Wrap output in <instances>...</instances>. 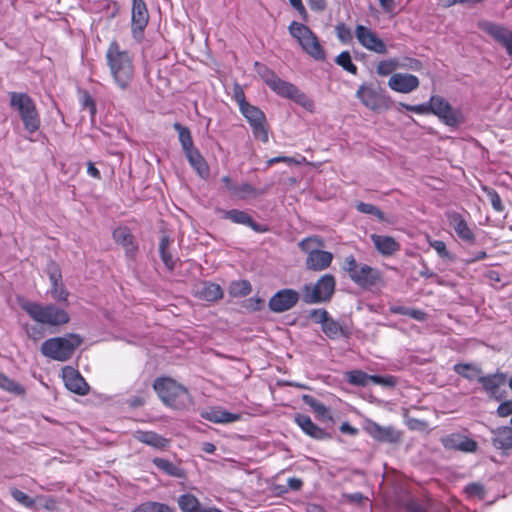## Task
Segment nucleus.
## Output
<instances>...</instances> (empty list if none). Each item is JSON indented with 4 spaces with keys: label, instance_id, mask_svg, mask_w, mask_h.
Segmentation results:
<instances>
[{
    "label": "nucleus",
    "instance_id": "f257e3e1",
    "mask_svg": "<svg viewBox=\"0 0 512 512\" xmlns=\"http://www.w3.org/2000/svg\"><path fill=\"white\" fill-rule=\"evenodd\" d=\"M105 59L115 85L122 91L127 90L135 74L133 54L122 49L118 41L113 40L106 50Z\"/></svg>",
    "mask_w": 512,
    "mask_h": 512
},
{
    "label": "nucleus",
    "instance_id": "f03ea898",
    "mask_svg": "<svg viewBox=\"0 0 512 512\" xmlns=\"http://www.w3.org/2000/svg\"><path fill=\"white\" fill-rule=\"evenodd\" d=\"M153 388L161 401L170 408L187 410L193 404V398L188 389L171 378H157Z\"/></svg>",
    "mask_w": 512,
    "mask_h": 512
},
{
    "label": "nucleus",
    "instance_id": "7ed1b4c3",
    "mask_svg": "<svg viewBox=\"0 0 512 512\" xmlns=\"http://www.w3.org/2000/svg\"><path fill=\"white\" fill-rule=\"evenodd\" d=\"M19 305L31 319L40 324L61 326L70 321L66 307L59 304L58 306L52 303L42 305L35 301L22 299L19 300Z\"/></svg>",
    "mask_w": 512,
    "mask_h": 512
},
{
    "label": "nucleus",
    "instance_id": "20e7f679",
    "mask_svg": "<svg viewBox=\"0 0 512 512\" xmlns=\"http://www.w3.org/2000/svg\"><path fill=\"white\" fill-rule=\"evenodd\" d=\"M9 106L17 111L25 131L30 134L37 132L41 126V118L35 101L26 92H9Z\"/></svg>",
    "mask_w": 512,
    "mask_h": 512
},
{
    "label": "nucleus",
    "instance_id": "39448f33",
    "mask_svg": "<svg viewBox=\"0 0 512 512\" xmlns=\"http://www.w3.org/2000/svg\"><path fill=\"white\" fill-rule=\"evenodd\" d=\"M82 341L83 338L79 334L68 333L61 337L45 340L40 350L42 355L49 359L65 362L73 356Z\"/></svg>",
    "mask_w": 512,
    "mask_h": 512
},
{
    "label": "nucleus",
    "instance_id": "423d86ee",
    "mask_svg": "<svg viewBox=\"0 0 512 512\" xmlns=\"http://www.w3.org/2000/svg\"><path fill=\"white\" fill-rule=\"evenodd\" d=\"M344 270L358 287L370 290L382 282V273L378 268L359 264L353 255L345 258Z\"/></svg>",
    "mask_w": 512,
    "mask_h": 512
},
{
    "label": "nucleus",
    "instance_id": "0eeeda50",
    "mask_svg": "<svg viewBox=\"0 0 512 512\" xmlns=\"http://www.w3.org/2000/svg\"><path fill=\"white\" fill-rule=\"evenodd\" d=\"M290 35L295 38L302 50L317 61L325 59V51L316 34L305 24L292 21L288 26Z\"/></svg>",
    "mask_w": 512,
    "mask_h": 512
},
{
    "label": "nucleus",
    "instance_id": "6e6552de",
    "mask_svg": "<svg viewBox=\"0 0 512 512\" xmlns=\"http://www.w3.org/2000/svg\"><path fill=\"white\" fill-rule=\"evenodd\" d=\"M336 281L332 274L322 275L317 282L311 286H303L302 301L305 304H318L330 301L335 291Z\"/></svg>",
    "mask_w": 512,
    "mask_h": 512
},
{
    "label": "nucleus",
    "instance_id": "1a4fd4ad",
    "mask_svg": "<svg viewBox=\"0 0 512 512\" xmlns=\"http://www.w3.org/2000/svg\"><path fill=\"white\" fill-rule=\"evenodd\" d=\"M356 97L369 110L378 111L381 109H389L393 102L391 97L382 89H375L366 83L361 84L357 91Z\"/></svg>",
    "mask_w": 512,
    "mask_h": 512
},
{
    "label": "nucleus",
    "instance_id": "9d476101",
    "mask_svg": "<svg viewBox=\"0 0 512 512\" xmlns=\"http://www.w3.org/2000/svg\"><path fill=\"white\" fill-rule=\"evenodd\" d=\"M249 123L253 137L262 143L269 141L268 124L264 112L257 106L248 104L240 110Z\"/></svg>",
    "mask_w": 512,
    "mask_h": 512
},
{
    "label": "nucleus",
    "instance_id": "9b49d317",
    "mask_svg": "<svg viewBox=\"0 0 512 512\" xmlns=\"http://www.w3.org/2000/svg\"><path fill=\"white\" fill-rule=\"evenodd\" d=\"M48 276L50 281V287L46 294L57 304L68 307L69 291L63 283L61 269L55 262H51L48 265Z\"/></svg>",
    "mask_w": 512,
    "mask_h": 512
},
{
    "label": "nucleus",
    "instance_id": "f8f14e48",
    "mask_svg": "<svg viewBox=\"0 0 512 512\" xmlns=\"http://www.w3.org/2000/svg\"><path fill=\"white\" fill-rule=\"evenodd\" d=\"M432 102L431 114L437 116L445 125L457 127L463 121L461 111L458 108H453L444 97L432 95Z\"/></svg>",
    "mask_w": 512,
    "mask_h": 512
},
{
    "label": "nucleus",
    "instance_id": "ddd939ff",
    "mask_svg": "<svg viewBox=\"0 0 512 512\" xmlns=\"http://www.w3.org/2000/svg\"><path fill=\"white\" fill-rule=\"evenodd\" d=\"M478 382L481 384L483 391L490 399L502 401L506 398V390L501 389V387L505 386L507 383L506 373L497 371L492 374L481 375L478 377Z\"/></svg>",
    "mask_w": 512,
    "mask_h": 512
},
{
    "label": "nucleus",
    "instance_id": "4468645a",
    "mask_svg": "<svg viewBox=\"0 0 512 512\" xmlns=\"http://www.w3.org/2000/svg\"><path fill=\"white\" fill-rule=\"evenodd\" d=\"M354 34L358 43L366 50L380 55L387 53L386 43L370 27L358 24Z\"/></svg>",
    "mask_w": 512,
    "mask_h": 512
},
{
    "label": "nucleus",
    "instance_id": "2eb2a0df",
    "mask_svg": "<svg viewBox=\"0 0 512 512\" xmlns=\"http://www.w3.org/2000/svg\"><path fill=\"white\" fill-rule=\"evenodd\" d=\"M300 294L292 288H283L274 293L268 301L273 313H283L292 309L299 301Z\"/></svg>",
    "mask_w": 512,
    "mask_h": 512
},
{
    "label": "nucleus",
    "instance_id": "dca6fc26",
    "mask_svg": "<svg viewBox=\"0 0 512 512\" xmlns=\"http://www.w3.org/2000/svg\"><path fill=\"white\" fill-rule=\"evenodd\" d=\"M149 21V14L144 0H132L131 32L136 40H141Z\"/></svg>",
    "mask_w": 512,
    "mask_h": 512
},
{
    "label": "nucleus",
    "instance_id": "f3484780",
    "mask_svg": "<svg viewBox=\"0 0 512 512\" xmlns=\"http://www.w3.org/2000/svg\"><path fill=\"white\" fill-rule=\"evenodd\" d=\"M479 28L499 42L506 49L507 54L512 56V31L491 21L480 22Z\"/></svg>",
    "mask_w": 512,
    "mask_h": 512
},
{
    "label": "nucleus",
    "instance_id": "a211bd4d",
    "mask_svg": "<svg viewBox=\"0 0 512 512\" xmlns=\"http://www.w3.org/2000/svg\"><path fill=\"white\" fill-rule=\"evenodd\" d=\"M446 217L449 225L453 227L457 237L461 241L469 245L475 243L476 235L462 214L456 211H450L446 213Z\"/></svg>",
    "mask_w": 512,
    "mask_h": 512
},
{
    "label": "nucleus",
    "instance_id": "6ab92c4d",
    "mask_svg": "<svg viewBox=\"0 0 512 512\" xmlns=\"http://www.w3.org/2000/svg\"><path fill=\"white\" fill-rule=\"evenodd\" d=\"M114 242L121 245L124 249L125 256L133 260L138 252L139 246L134 235L127 226H118L112 231Z\"/></svg>",
    "mask_w": 512,
    "mask_h": 512
},
{
    "label": "nucleus",
    "instance_id": "aec40b11",
    "mask_svg": "<svg viewBox=\"0 0 512 512\" xmlns=\"http://www.w3.org/2000/svg\"><path fill=\"white\" fill-rule=\"evenodd\" d=\"M364 428L378 442L393 444L399 442L401 438L400 432L393 426L383 427L373 420H368Z\"/></svg>",
    "mask_w": 512,
    "mask_h": 512
},
{
    "label": "nucleus",
    "instance_id": "412c9836",
    "mask_svg": "<svg viewBox=\"0 0 512 512\" xmlns=\"http://www.w3.org/2000/svg\"><path fill=\"white\" fill-rule=\"evenodd\" d=\"M62 374L65 387L69 391L80 396H84L89 392V385L78 370L67 366L63 368Z\"/></svg>",
    "mask_w": 512,
    "mask_h": 512
},
{
    "label": "nucleus",
    "instance_id": "4be33fe9",
    "mask_svg": "<svg viewBox=\"0 0 512 512\" xmlns=\"http://www.w3.org/2000/svg\"><path fill=\"white\" fill-rule=\"evenodd\" d=\"M222 218L228 219L235 224L245 225L257 233L268 231L266 225L257 223L247 212L239 209L222 210Z\"/></svg>",
    "mask_w": 512,
    "mask_h": 512
},
{
    "label": "nucleus",
    "instance_id": "5701e85b",
    "mask_svg": "<svg viewBox=\"0 0 512 512\" xmlns=\"http://www.w3.org/2000/svg\"><path fill=\"white\" fill-rule=\"evenodd\" d=\"M417 76L408 73H395L388 80V86L399 93H410L419 87Z\"/></svg>",
    "mask_w": 512,
    "mask_h": 512
},
{
    "label": "nucleus",
    "instance_id": "b1692460",
    "mask_svg": "<svg viewBox=\"0 0 512 512\" xmlns=\"http://www.w3.org/2000/svg\"><path fill=\"white\" fill-rule=\"evenodd\" d=\"M491 444L503 455H508L512 450V425L499 426L491 429Z\"/></svg>",
    "mask_w": 512,
    "mask_h": 512
},
{
    "label": "nucleus",
    "instance_id": "393cba45",
    "mask_svg": "<svg viewBox=\"0 0 512 512\" xmlns=\"http://www.w3.org/2000/svg\"><path fill=\"white\" fill-rule=\"evenodd\" d=\"M200 416L203 419L216 424L233 423L241 419V414L229 412L220 406H214L203 410L201 411Z\"/></svg>",
    "mask_w": 512,
    "mask_h": 512
},
{
    "label": "nucleus",
    "instance_id": "a878e982",
    "mask_svg": "<svg viewBox=\"0 0 512 512\" xmlns=\"http://www.w3.org/2000/svg\"><path fill=\"white\" fill-rule=\"evenodd\" d=\"M333 260V254L321 249H313L308 252L305 266L308 270L322 271L328 268Z\"/></svg>",
    "mask_w": 512,
    "mask_h": 512
},
{
    "label": "nucleus",
    "instance_id": "bb28decb",
    "mask_svg": "<svg viewBox=\"0 0 512 512\" xmlns=\"http://www.w3.org/2000/svg\"><path fill=\"white\" fill-rule=\"evenodd\" d=\"M183 153L194 172L201 179L207 180L210 176V167L199 149L194 147Z\"/></svg>",
    "mask_w": 512,
    "mask_h": 512
},
{
    "label": "nucleus",
    "instance_id": "cd10ccee",
    "mask_svg": "<svg viewBox=\"0 0 512 512\" xmlns=\"http://www.w3.org/2000/svg\"><path fill=\"white\" fill-rule=\"evenodd\" d=\"M178 506L181 512H222L217 507L201 504L199 499L191 493L180 495Z\"/></svg>",
    "mask_w": 512,
    "mask_h": 512
},
{
    "label": "nucleus",
    "instance_id": "c85d7f7f",
    "mask_svg": "<svg viewBox=\"0 0 512 512\" xmlns=\"http://www.w3.org/2000/svg\"><path fill=\"white\" fill-rule=\"evenodd\" d=\"M133 436L137 441L159 451L167 450L170 445L167 438L154 431L136 430Z\"/></svg>",
    "mask_w": 512,
    "mask_h": 512
},
{
    "label": "nucleus",
    "instance_id": "c756f323",
    "mask_svg": "<svg viewBox=\"0 0 512 512\" xmlns=\"http://www.w3.org/2000/svg\"><path fill=\"white\" fill-rule=\"evenodd\" d=\"M371 240L375 249L385 257L393 255L400 249L399 243L391 236L372 234Z\"/></svg>",
    "mask_w": 512,
    "mask_h": 512
},
{
    "label": "nucleus",
    "instance_id": "7c9ffc66",
    "mask_svg": "<svg viewBox=\"0 0 512 512\" xmlns=\"http://www.w3.org/2000/svg\"><path fill=\"white\" fill-rule=\"evenodd\" d=\"M294 421L306 435L314 439L321 440L326 436L325 430L316 425L308 415L297 414Z\"/></svg>",
    "mask_w": 512,
    "mask_h": 512
},
{
    "label": "nucleus",
    "instance_id": "2f4dec72",
    "mask_svg": "<svg viewBox=\"0 0 512 512\" xmlns=\"http://www.w3.org/2000/svg\"><path fill=\"white\" fill-rule=\"evenodd\" d=\"M224 292L221 286L211 281H204L200 289L195 293L199 299L214 302L223 298Z\"/></svg>",
    "mask_w": 512,
    "mask_h": 512
},
{
    "label": "nucleus",
    "instance_id": "473e14b6",
    "mask_svg": "<svg viewBox=\"0 0 512 512\" xmlns=\"http://www.w3.org/2000/svg\"><path fill=\"white\" fill-rule=\"evenodd\" d=\"M152 464L167 476L175 478H182L184 476L183 469L166 458L154 457Z\"/></svg>",
    "mask_w": 512,
    "mask_h": 512
},
{
    "label": "nucleus",
    "instance_id": "72a5a7b5",
    "mask_svg": "<svg viewBox=\"0 0 512 512\" xmlns=\"http://www.w3.org/2000/svg\"><path fill=\"white\" fill-rule=\"evenodd\" d=\"M321 329L331 340H335L340 337H347L349 334L348 329L342 325L341 322L334 320L331 316L327 319V322L324 323Z\"/></svg>",
    "mask_w": 512,
    "mask_h": 512
},
{
    "label": "nucleus",
    "instance_id": "f704fd0d",
    "mask_svg": "<svg viewBox=\"0 0 512 512\" xmlns=\"http://www.w3.org/2000/svg\"><path fill=\"white\" fill-rule=\"evenodd\" d=\"M302 401L305 405L311 408V410L315 413L318 419L323 421L331 420V416L329 415L327 406L318 399H316L314 396L304 394L302 396Z\"/></svg>",
    "mask_w": 512,
    "mask_h": 512
},
{
    "label": "nucleus",
    "instance_id": "c9c22d12",
    "mask_svg": "<svg viewBox=\"0 0 512 512\" xmlns=\"http://www.w3.org/2000/svg\"><path fill=\"white\" fill-rule=\"evenodd\" d=\"M389 312L391 314L408 316L417 321H424L426 319V312L422 309L407 307L403 305L392 304L389 306Z\"/></svg>",
    "mask_w": 512,
    "mask_h": 512
},
{
    "label": "nucleus",
    "instance_id": "e433bc0d",
    "mask_svg": "<svg viewBox=\"0 0 512 512\" xmlns=\"http://www.w3.org/2000/svg\"><path fill=\"white\" fill-rule=\"evenodd\" d=\"M453 370L455 373L469 381H478V377L481 376L482 373L481 368L473 363H456Z\"/></svg>",
    "mask_w": 512,
    "mask_h": 512
},
{
    "label": "nucleus",
    "instance_id": "4c0bfd02",
    "mask_svg": "<svg viewBox=\"0 0 512 512\" xmlns=\"http://www.w3.org/2000/svg\"><path fill=\"white\" fill-rule=\"evenodd\" d=\"M170 245V238L167 235H163L159 241V255L168 271H173L175 268V261L172 254L168 251Z\"/></svg>",
    "mask_w": 512,
    "mask_h": 512
},
{
    "label": "nucleus",
    "instance_id": "58836bf2",
    "mask_svg": "<svg viewBox=\"0 0 512 512\" xmlns=\"http://www.w3.org/2000/svg\"><path fill=\"white\" fill-rule=\"evenodd\" d=\"M296 85L286 80L276 77L268 86L276 95L288 99Z\"/></svg>",
    "mask_w": 512,
    "mask_h": 512
},
{
    "label": "nucleus",
    "instance_id": "ea45409f",
    "mask_svg": "<svg viewBox=\"0 0 512 512\" xmlns=\"http://www.w3.org/2000/svg\"><path fill=\"white\" fill-rule=\"evenodd\" d=\"M173 128L178 133V140L180 142L183 152L188 151L189 149H192L195 147L193 139H192L191 131L189 130L188 127L183 126L179 122H175L173 124Z\"/></svg>",
    "mask_w": 512,
    "mask_h": 512
},
{
    "label": "nucleus",
    "instance_id": "a19ab883",
    "mask_svg": "<svg viewBox=\"0 0 512 512\" xmlns=\"http://www.w3.org/2000/svg\"><path fill=\"white\" fill-rule=\"evenodd\" d=\"M251 291V283L246 279L232 281L229 286V293L233 297H246Z\"/></svg>",
    "mask_w": 512,
    "mask_h": 512
},
{
    "label": "nucleus",
    "instance_id": "79ce46f5",
    "mask_svg": "<svg viewBox=\"0 0 512 512\" xmlns=\"http://www.w3.org/2000/svg\"><path fill=\"white\" fill-rule=\"evenodd\" d=\"M296 104L300 105L309 112H313L315 104L314 101L302 92L297 86L293 89L291 96L288 98Z\"/></svg>",
    "mask_w": 512,
    "mask_h": 512
},
{
    "label": "nucleus",
    "instance_id": "37998d69",
    "mask_svg": "<svg viewBox=\"0 0 512 512\" xmlns=\"http://www.w3.org/2000/svg\"><path fill=\"white\" fill-rule=\"evenodd\" d=\"M371 375L366 372L355 369L346 373V380L348 383L354 386L365 387L370 382Z\"/></svg>",
    "mask_w": 512,
    "mask_h": 512
},
{
    "label": "nucleus",
    "instance_id": "c03bdc74",
    "mask_svg": "<svg viewBox=\"0 0 512 512\" xmlns=\"http://www.w3.org/2000/svg\"><path fill=\"white\" fill-rule=\"evenodd\" d=\"M0 388L15 395H23L25 393V388L21 384L1 372Z\"/></svg>",
    "mask_w": 512,
    "mask_h": 512
},
{
    "label": "nucleus",
    "instance_id": "a18cd8bd",
    "mask_svg": "<svg viewBox=\"0 0 512 512\" xmlns=\"http://www.w3.org/2000/svg\"><path fill=\"white\" fill-rule=\"evenodd\" d=\"M335 63L339 65L344 71L356 75L358 68L353 63L351 54L348 50L342 51L335 59Z\"/></svg>",
    "mask_w": 512,
    "mask_h": 512
},
{
    "label": "nucleus",
    "instance_id": "49530a36",
    "mask_svg": "<svg viewBox=\"0 0 512 512\" xmlns=\"http://www.w3.org/2000/svg\"><path fill=\"white\" fill-rule=\"evenodd\" d=\"M131 512H171L168 505L156 501H146L137 505Z\"/></svg>",
    "mask_w": 512,
    "mask_h": 512
},
{
    "label": "nucleus",
    "instance_id": "de8ad7c7",
    "mask_svg": "<svg viewBox=\"0 0 512 512\" xmlns=\"http://www.w3.org/2000/svg\"><path fill=\"white\" fill-rule=\"evenodd\" d=\"M261 194H263V190L257 189L249 183L237 185L234 192V195L241 200H245L248 197H257Z\"/></svg>",
    "mask_w": 512,
    "mask_h": 512
},
{
    "label": "nucleus",
    "instance_id": "09e8293b",
    "mask_svg": "<svg viewBox=\"0 0 512 512\" xmlns=\"http://www.w3.org/2000/svg\"><path fill=\"white\" fill-rule=\"evenodd\" d=\"M254 67L260 78L267 86H269L272 83V81L277 77V74L263 63H259L256 61Z\"/></svg>",
    "mask_w": 512,
    "mask_h": 512
},
{
    "label": "nucleus",
    "instance_id": "8fccbe9b",
    "mask_svg": "<svg viewBox=\"0 0 512 512\" xmlns=\"http://www.w3.org/2000/svg\"><path fill=\"white\" fill-rule=\"evenodd\" d=\"M356 208L359 212L367 215L375 216L379 221H384L385 216L384 213L375 205L365 202H359L356 205Z\"/></svg>",
    "mask_w": 512,
    "mask_h": 512
},
{
    "label": "nucleus",
    "instance_id": "3c124183",
    "mask_svg": "<svg viewBox=\"0 0 512 512\" xmlns=\"http://www.w3.org/2000/svg\"><path fill=\"white\" fill-rule=\"evenodd\" d=\"M336 36L340 42L349 44L353 39V34L349 26L340 22L335 26Z\"/></svg>",
    "mask_w": 512,
    "mask_h": 512
},
{
    "label": "nucleus",
    "instance_id": "603ef678",
    "mask_svg": "<svg viewBox=\"0 0 512 512\" xmlns=\"http://www.w3.org/2000/svg\"><path fill=\"white\" fill-rule=\"evenodd\" d=\"M370 382L383 387L394 388L397 384V378L393 375L373 374L370 377Z\"/></svg>",
    "mask_w": 512,
    "mask_h": 512
},
{
    "label": "nucleus",
    "instance_id": "864d4df0",
    "mask_svg": "<svg viewBox=\"0 0 512 512\" xmlns=\"http://www.w3.org/2000/svg\"><path fill=\"white\" fill-rule=\"evenodd\" d=\"M432 96L429 98L428 102L416 104V105H410V104H401L403 108H405L407 111L414 112L416 114H431V110H433L432 107Z\"/></svg>",
    "mask_w": 512,
    "mask_h": 512
},
{
    "label": "nucleus",
    "instance_id": "5fc2aeb1",
    "mask_svg": "<svg viewBox=\"0 0 512 512\" xmlns=\"http://www.w3.org/2000/svg\"><path fill=\"white\" fill-rule=\"evenodd\" d=\"M429 245L437 252V255L445 260H453L452 253L447 249V246L442 240H431Z\"/></svg>",
    "mask_w": 512,
    "mask_h": 512
},
{
    "label": "nucleus",
    "instance_id": "6e6d98bb",
    "mask_svg": "<svg viewBox=\"0 0 512 512\" xmlns=\"http://www.w3.org/2000/svg\"><path fill=\"white\" fill-rule=\"evenodd\" d=\"M486 192L487 197L489 198L492 208L496 212H503L504 211V205L502 204V200L498 192L493 188H484L483 189Z\"/></svg>",
    "mask_w": 512,
    "mask_h": 512
},
{
    "label": "nucleus",
    "instance_id": "4d7b16f0",
    "mask_svg": "<svg viewBox=\"0 0 512 512\" xmlns=\"http://www.w3.org/2000/svg\"><path fill=\"white\" fill-rule=\"evenodd\" d=\"M303 161H305V157L303 156L301 157V159H296L290 156H276L267 160L266 167H271L272 165L280 162L286 163L288 165H300Z\"/></svg>",
    "mask_w": 512,
    "mask_h": 512
},
{
    "label": "nucleus",
    "instance_id": "13d9d810",
    "mask_svg": "<svg viewBox=\"0 0 512 512\" xmlns=\"http://www.w3.org/2000/svg\"><path fill=\"white\" fill-rule=\"evenodd\" d=\"M461 440V434L451 433L441 439L443 447L447 450H458L459 442Z\"/></svg>",
    "mask_w": 512,
    "mask_h": 512
},
{
    "label": "nucleus",
    "instance_id": "bf43d9fd",
    "mask_svg": "<svg viewBox=\"0 0 512 512\" xmlns=\"http://www.w3.org/2000/svg\"><path fill=\"white\" fill-rule=\"evenodd\" d=\"M81 105L89 110L90 115L93 117L96 114V103L92 95L87 90L81 91L80 97Z\"/></svg>",
    "mask_w": 512,
    "mask_h": 512
},
{
    "label": "nucleus",
    "instance_id": "052dcab7",
    "mask_svg": "<svg viewBox=\"0 0 512 512\" xmlns=\"http://www.w3.org/2000/svg\"><path fill=\"white\" fill-rule=\"evenodd\" d=\"M396 69V61L393 59L382 60L376 67V72L380 76H387Z\"/></svg>",
    "mask_w": 512,
    "mask_h": 512
},
{
    "label": "nucleus",
    "instance_id": "680f3d73",
    "mask_svg": "<svg viewBox=\"0 0 512 512\" xmlns=\"http://www.w3.org/2000/svg\"><path fill=\"white\" fill-rule=\"evenodd\" d=\"M464 492L468 497H477L479 499H483L485 496L484 487L479 483H470L466 485Z\"/></svg>",
    "mask_w": 512,
    "mask_h": 512
},
{
    "label": "nucleus",
    "instance_id": "e2e57ef3",
    "mask_svg": "<svg viewBox=\"0 0 512 512\" xmlns=\"http://www.w3.org/2000/svg\"><path fill=\"white\" fill-rule=\"evenodd\" d=\"M477 442L468 436L461 434V440L459 442V451L473 453L477 450Z\"/></svg>",
    "mask_w": 512,
    "mask_h": 512
},
{
    "label": "nucleus",
    "instance_id": "0e129e2a",
    "mask_svg": "<svg viewBox=\"0 0 512 512\" xmlns=\"http://www.w3.org/2000/svg\"><path fill=\"white\" fill-rule=\"evenodd\" d=\"M310 318L313 322L317 324H321V327L327 322V319L330 317L328 311L324 308L312 309L310 311Z\"/></svg>",
    "mask_w": 512,
    "mask_h": 512
},
{
    "label": "nucleus",
    "instance_id": "69168bd1",
    "mask_svg": "<svg viewBox=\"0 0 512 512\" xmlns=\"http://www.w3.org/2000/svg\"><path fill=\"white\" fill-rule=\"evenodd\" d=\"M264 306L265 301L260 297H251L246 300V304L244 305V307L251 312L260 311Z\"/></svg>",
    "mask_w": 512,
    "mask_h": 512
},
{
    "label": "nucleus",
    "instance_id": "338daca9",
    "mask_svg": "<svg viewBox=\"0 0 512 512\" xmlns=\"http://www.w3.org/2000/svg\"><path fill=\"white\" fill-rule=\"evenodd\" d=\"M500 404L497 407L496 413L499 417H507L509 415H512V400H505L499 401Z\"/></svg>",
    "mask_w": 512,
    "mask_h": 512
},
{
    "label": "nucleus",
    "instance_id": "774afa93",
    "mask_svg": "<svg viewBox=\"0 0 512 512\" xmlns=\"http://www.w3.org/2000/svg\"><path fill=\"white\" fill-rule=\"evenodd\" d=\"M406 512H426L424 507L414 498H409L403 503Z\"/></svg>",
    "mask_w": 512,
    "mask_h": 512
}]
</instances>
